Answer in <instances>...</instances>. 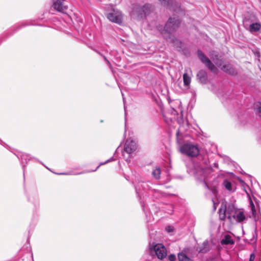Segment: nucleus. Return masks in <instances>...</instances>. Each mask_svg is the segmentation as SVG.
I'll use <instances>...</instances> for the list:
<instances>
[{"mask_svg":"<svg viewBox=\"0 0 261 261\" xmlns=\"http://www.w3.org/2000/svg\"><path fill=\"white\" fill-rule=\"evenodd\" d=\"M107 17L110 21L118 24L121 23L122 21L121 12L114 8L107 13Z\"/></svg>","mask_w":261,"mask_h":261,"instance_id":"nucleus-5","label":"nucleus"},{"mask_svg":"<svg viewBox=\"0 0 261 261\" xmlns=\"http://www.w3.org/2000/svg\"><path fill=\"white\" fill-rule=\"evenodd\" d=\"M223 185L225 187V188L228 191H231L232 190L231 184L227 180H225L223 181Z\"/></svg>","mask_w":261,"mask_h":261,"instance_id":"nucleus-22","label":"nucleus"},{"mask_svg":"<svg viewBox=\"0 0 261 261\" xmlns=\"http://www.w3.org/2000/svg\"><path fill=\"white\" fill-rule=\"evenodd\" d=\"M197 77L199 81L202 83H205L207 80V76L206 71L200 70L197 73Z\"/></svg>","mask_w":261,"mask_h":261,"instance_id":"nucleus-12","label":"nucleus"},{"mask_svg":"<svg viewBox=\"0 0 261 261\" xmlns=\"http://www.w3.org/2000/svg\"><path fill=\"white\" fill-rule=\"evenodd\" d=\"M261 28V25L258 23H253L250 25L249 30L251 32H257Z\"/></svg>","mask_w":261,"mask_h":261,"instance_id":"nucleus-15","label":"nucleus"},{"mask_svg":"<svg viewBox=\"0 0 261 261\" xmlns=\"http://www.w3.org/2000/svg\"><path fill=\"white\" fill-rule=\"evenodd\" d=\"M255 259V255L254 254H251L250 256V258L249 261H254Z\"/></svg>","mask_w":261,"mask_h":261,"instance_id":"nucleus-25","label":"nucleus"},{"mask_svg":"<svg viewBox=\"0 0 261 261\" xmlns=\"http://www.w3.org/2000/svg\"><path fill=\"white\" fill-rule=\"evenodd\" d=\"M213 60L215 64L221 67V69L224 71L231 75H234L236 73L235 70L230 64H224L222 65L221 63H219L218 61H215L214 59H213Z\"/></svg>","mask_w":261,"mask_h":261,"instance_id":"nucleus-11","label":"nucleus"},{"mask_svg":"<svg viewBox=\"0 0 261 261\" xmlns=\"http://www.w3.org/2000/svg\"><path fill=\"white\" fill-rule=\"evenodd\" d=\"M197 55L201 61L205 64V65L213 72H216L217 70L216 67L212 63L211 60L205 56L201 50H198Z\"/></svg>","mask_w":261,"mask_h":261,"instance_id":"nucleus-7","label":"nucleus"},{"mask_svg":"<svg viewBox=\"0 0 261 261\" xmlns=\"http://www.w3.org/2000/svg\"><path fill=\"white\" fill-rule=\"evenodd\" d=\"M226 212V206H225L224 208L221 207L219 210V216H220V219L221 220H223L225 219Z\"/></svg>","mask_w":261,"mask_h":261,"instance_id":"nucleus-19","label":"nucleus"},{"mask_svg":"<svg viewBox=\"0 0 261 261\" xmlns=\"http://www.w3.org/2000/svg\"><path fill=\"white\" fill-rule=\"evenodd\" d=\"M180 151L182 153L189 156H196L198 155L199 150L198 147L194 144L186 143L181 146Z\"/></svg>","mask_w":261,"mask_h":261,"instance_id":"nucleus-4","label":"nucleus"},{"mask_svg":"<svg viewBox=\"0 0 261 261\" xmlns=\"http://www.w3.org/2000/svg\"><path fill=\"white\" fill-rule=\"evenodd\" d=\"M202 248H201L199 250V252L205 253L208 250V243L207 241H205L202 244Z\"/></svg>","mask_w":261,"mask_h":261,"instance_id":"nucleus-20","label":"nucleus"},{"mask_svg":"<svg viewBox=\"0 0 261 261\" xmlns=\"http://www.w3.org/2000/svg\"><path fill=\"white\" fill-rule=\"evenodd\" d=\"M221 243L222 245L233 244L234 241L230 235L226 234L224 236V238L221 240Z\"/></svg>","mask_w":261,"mask_h":261,"instance_id":"nucleus-13","label":"nucleus"},{"mask_svg":"<svg viewBox=\"0 0 261 261\" xmlns=\"http://www.w3.org/2000/svg\"><path fill=\"white\" fill-rule=\"evenodd\" d=\"M193 172L196 178L200 181L203 182L205 187L211 190L214 194H216V189L214 188L211 189L208 186L206 180L208 174L210 172V169L207 168H202L198 165H197L195 166Z\"/></svg>","mask_w":261,"mask_h":261,"instance_id":"nucleus-1","label":"nucleus"},{"mask_svg":"<svg viewBox=\"0 0 261 261\" xmlns=\"http://www.w3.org/2000/svg\"><path fill=\"white\" fill-rule=\"evenodd\" d=\"M161 172V171L160 168L159 167H156L152 171V175L155 179H158L160 178Z\"/></svg>","mask_w":261,"mask_h":261,"instance_id":"nucleus-16","label":"nucleus"},{"mask_svg":"<svg viewBox=\"0 0 261 261\" xmlns=\"http://www.w3.org/2000/svg\"><path fill=\"white\" fill-rule=\"evenodd\" d=\"M98 167H99V166H98V167H97V168H96V169H95V170H97V169H98Z\"/></svg>","mask_w":261,"mask_h":261,"instance_id":"nucleus-29","label":"nucleus"},{"mask_svg":"<svg viewBox=\"0 0 261 261\" xmlns=\"http://www.w3.org/2000/svg\"><path fill=\"white\" fill-rule=\"evenodd\" d=\"M153 10V7L150 4H147L143 6H137L133 10V15L139 19L146 17Z\"/></svg>","mask_w":261,"mask_h":261,"instance_id":"nucleus-2","label":"nucleus"},{"mask_svg":"<svg viewBox=\"0 0 261 261\" xmlns=\"http://www.w3.org/2000/svg\"><path fill=\"white\" fill-rule=\"evenodd\" d=\"M168 259L170 261H175L176 259V256L174 254H170L168 256Z\"/></svg>","mask_w":261,"mask_h":261,"instance_id":"nucleus-24","label":"nucleus"},{"mask_svg":"<svg viewBox=\"0 0 261 261\" xmlns=\"http://www.w3.org/2000/svg\"><path fill=\"white\" fill-rule=\"evenodd\" d=\"M104 59H105V60L107 61V62L108 63V64H109V65L110 66H111V64H110V62H109V61H108V60H107L105 57H104Z\"/></svg>","mask_w":261,"mask_h":261,"instance_id":"nucleus-28","label":"nucleus"},{"mask_svg":"<svg viewBox=\"0 0 261 261\" xmlns=\"http://www.w3.org/2000/svg\"><path fill=\"white\" fill-rule=\"evenodd\" d=\"M54 8L57 11L64 12L67 7L64 5V0H53Z\"/></svg>","mask_w":261,"mask_h":261,"instance_id":"nucleus-10","label":"nucleus"},{"mask_svg":"<svg viewBox=\"0 0 261 261\" xmlns=\"http://www.w3.org/2000/svg\"><path fill=\"white\" fill-rule=\"evenodd\" d=\"M179 261H191V259L188 257L186 253L181 252L178 255Z\"/></svg>","mask_w":261,"mask_h":261,"instance_id":"nucleus-17","label":"nucleus"},{"mask_svg":"<svg viewBox=\"0 0 261 261\" xmlns=\"http://www.w3.org/2000/svg\"><path fill=\"white\" fill-rule=\"evenodd\" d=\"M183 81L184 85L189 87L191 83V77L186 73H184L183 75Z\"/></svg>","mask_w":261,"mask_h":261,"instance_id":"nucleus-18","label":"nucleus"},{"mask_svg":"<svg viewBox=\"0 0 261 261\" xmlns=\"http://www.w3.org/2000/svg\"><path fill=\"white\" fill-rule=\"evenodd\" d=\"M150 249L152 253H155L157 257L160 259L165 258L167 255V249L162 244H154L150 245Z\"/></svg>","mask_w":261,"mask_h":261,"instance_id":"nucleus-3","label":"nucleus"},{"mask_svg":"<svg viewBox=\"0 0 261 261\" xmlns=\"http://www.w3.org/2000/svg\"><path fill=\"white\" fill-rule=\"evenodd\" d=\"M228 219L232 222L233 220H235L237 222H241L245 220L246 217L242 211L237 210L235 211L234 213L232 216L229 214Z\"/></svg>","mask_w":261,"mask_h":261,"instance_id":"nucleus-8","label":"nucleus"},{"mask_svg":"<svg viewBox=\"0 0 261 261\" xmlns=\"http://www.w3.org/2000/svg\"><path fill=\"white\" fill-rule=\"evenodd\" d=\"M163 6L169 8L170 9H172L174 11H176L175 9L172 8L173 4V1L172 0H159Z\"/></svg>","mask_w":261,"mask_h":261,"instance_id":"nucleus-14","label":"nucleus"},{"mask_svg":"<svg viewBox=\"0 0 261 261\" xmlns=\"http://www.w3.org/2000/svg\"><path fill=\"white\" fill-rule=\"evenodd\" d=\"M112 160H113V159H110V160H107L106 162H104V163H100V165H99L98 166L99 167V166H101V165H105V164H106V163H108V162H110L111 161H112Z\"/></svg>","mask_w":261,"mask_h":261,"instance_id":"nucleus-26","label":"nucleus"},{"mask_svg":"<svg viewBox=\"0 0 261 261\" xmlns=\"http://www.w3.org/2000/svg\"><path fill=\"white\" fill-rule=\"evenodd\" d=\"M166 230L167 231L169 232H172L173 231V229L170 226H168V227H167Z\"/></svg>","mask_w":261,"mask_h":261,"instance_id":"nucleus-27","label":"nucleus"},{"mask_svg":"<svg viewBox=\"0 0 261 261\" xmlns=\"http://www.w3.org/2000/svg\"><path fill=\"white\" fill-rule=\"evenodd\" d=\"M179 23L180 22L178 19L175 18H170L165 25V32L168 33L174 32L178 29Z\"/></svg>","mask_w":261,"mask_h":261,"instance_id":"nucleus-6","label":"nucleus"},{"mask_svg":"<svg viewBox=\"0 0 261 261\" xmlns=\"http://www.w3.org/2000/svg\"><path fill=\"white\" fill-rule=\"evenodd\" d=\"M250 205L251 206V209L252 211V214H253V215H254L255 213V206L253 204V203L252 201H250Z\"/></svg>","mask_w":261,"mask_h":261,"instance_id":"nucleus-23","label":"nucleus"},{"mask_svg":"<svg viewBox=\"0 0 261 261\" xmlns=\"http://www.w3.org/2000/svg\"><path fill=\"white\" fill-rule=\"evenodd\" d=\"M255 110L256 113L261 118V102H257L255 105Z\"/></svg>","mask_w":261,"mask_h":261,"instance_id":"nucleus-21","label":"nucleus"},{"mask_svg":"<svg viewBox=\"0 0 261 261\" xmlns=\"http://www.w3.org/2000/svg\"><path fill=\"white\" fill-rule=\"evenodd\" d=\"M124 149L126 153L130 154L136 150V143L130 139H127L125 143Z\"/></svg>","mask_w":261,"mask_h":261,"instance_id":"nucleus-9","label":"nucleus"}]
</instances>
